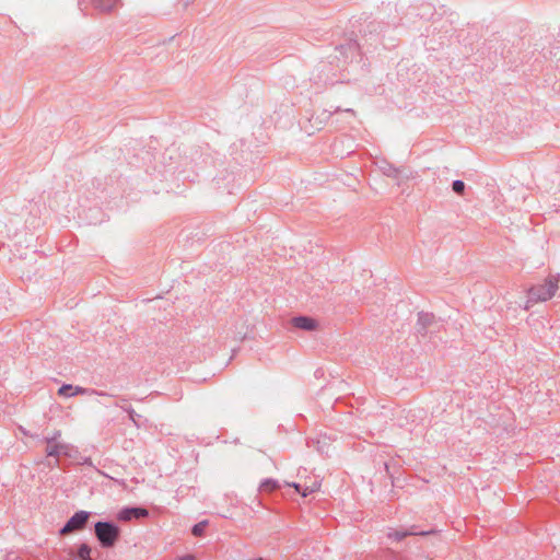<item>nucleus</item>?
I'll use <instances>...</instances> for the list:
<instances>
[{"mask_svg": "<svg viewBox=\"0 0 560 560\" xmlns=\"http://www.w3.org/2000/svg\"><path fill=\"white\" fill-rule=\"evenodd\" d=\"M345 112L351 114L352 116H354V112L351 108L345 109Z\"/></svg>", "mask_w": 560, "mask_h": 560, "instance_id": "20", "label": "nucleus"}, {"mask_svg": "<svg viewBox=\"0 0 560 560\" xmlns=\"http://www.w3.org/2000/svg\"><path fill=\"white\" fill-rule=\"evenodd\" d=\"M310 493H311V492H310V488H308V486H307V487L302 488L301 494H302L303 497H306V495H308Z\"/></svg>", "mask_w": 560, "mask_h": 560, "instance_id": "18", "label": "nucleus"}, {"mask_svg": "<svg viewBox=\"0 0 560 560\" xmlns=\"http://www.w3.org/2000/svg\"><path fill=\"white\" fill-rule=\"evenodd\" d=\"M128 415H129V418L130 420L135 423V425L138 427V423H137V420H136V417L138 416L135 410L132 408H124Z\"/></svg>", "mask_w": 560, "mask_h": 560, "instance_id": "14", "label": "nucleus"}, {"mask_svg": "<svg viewBox=\"0 0 560 560\" xmlns=\"http://www.w3.org/2000/svg\"><path fill=\"white\" fill-rule=\"evenodd\" d=\"M90 517V512L78 511L75 512L60 529V535H68L72 532L82 529Z\"/></svg>", "mask_w": 560, "mask_h": 560, "instance_id": "4", "label": "nucleus"}, {"mask_svg": "<svg viewBox=\"0 0 560 560\" xmlns=\"http://www.w3.org/2000/svg\"><path fill=\"white\" fill-rule=\"evenodd\" d=\"M560 275H549L544 282L533 285L527 291L525 310L534 304L551 300L559 290Z\"/></svg>", "mask_w": 560, "mask_h": 560, "instance_id": "1", "label": "nucleus"}, {"mask_svg": "<svg viewBox=\"0 0 560 560\" xmlns=\"http://www.w3.org/2000/svg\"><path fill=\"white\" fill-rule=\"evenodd\" d=\"M149 515L148 510L142 508H127L119 512L118 518L121 521H130L132 518L147 517Z\"/></svg>", "mask_w": 560, "mask_h": 560, "instance_id": "6", "label": "nucleus"}, {"mask_svg": "<svg viewBox=\"0 0 560 560\" xmlns=\"http://www.w3.org/2000/svg\"><path fill=\"white\" fill-rule=\"evenodd\" d=\"M292 325L295 328L312 331L317 328V322L311 317L307 316H298L292 318Z\"/></svg>", "mask_w": 560, "mask_h": 560, "instance_id": "8", "label": "nucleus"}, {"mask_svg": "<svg viewBox=\"0 0 560 560\" xmlns=\"http://www.w3.org/2000/svg\"><path fill=\"white\" fill-rule=\"evenodd\" d=\"M89 393H96L95 390H91L81 386H72L70 384H65L58 389V394L66 398L73 397L77 395H84Z\"/></svg>", "mask_w": 560, "mask_h": 560, "instance_id": "7", "label": "nucleus"}, {"mask_svg": "<svg viewBox=\"0 0 560 560\" xmlns=\"http://www.w3.org/2000/svg\"><path fill=\"white\" fill-rule=\"evenodd\" d=\"M398 173H399V171H398L397 168H393V167H390V168L386 172V174H387L388 176H394V177L398 176Z\"/></svg>", "mask_w": 560, "mask_h": 560, "instance_id": "15", "label": "nucleus"}, {"mask_svg": "<svg viewBox=\"0 0 560 560\" xmlns=\"http://www.w3.org/2000/svg\"><path fill=\"white\" fill-rule=\"evenodd\" d=\"M206 525H207L206 521L199 522L198 524L194 525L192 534L195 536H201L203 534V532H205Z\"/></svg>", "mask_w": 560, "mask_h": 560, "instance_id": "12", "label": "nucleus"}, {"mask_svg": "<svg viewBox=\"0 0 560 560\" xmlns=\"http://www.w3.org/2000/svg\"><path fill=\"white\" fill-rule=\"evenodd\" d=\"M95 536L103 548H112L119 538V527L110 522H97L94 526Z\"/></svg>", "mask_w": 560, "mask_h": 560, "instance_id": "3", "label": "nucleus"}, {"mask_svg": "<svg viewBox=\"0 0 560 560\" xmlns=\"http://www.w3.org/2000/svg\"><path fill=\"white\" fill-rule=\"evenodd\" d=\"M278 488V481L273 479H266L260 483V490L262 491H272Z\"/></svg>", "mask_w": 560, "mask_h": 560, "instance_id": "11", "label": "nucleus"}, {"mask_svg": "<svg viewBox=\"0 0 560 560\" xmlns=\"http://www.w3.org/2000/svg\"><path fill=\"white\" fill-rule=\"evenodd\" d=\"M435 533V530H425V532H417L416 526H411L409 529L405 528H388L387 529V537L388 539L395 540V541H401L404 538L412 535H421L427 536L430 534Z\"/></svg>", "mask_w": 560, "mask_h": 560, "instance_id": "5", "label": "nucleus"}, {"mask_svg": "<svg viewBox=\"0 0 560 560\" xmlns=\"http://www.w3.org/2000/svg\"><path fill=\"white\" fill-rule=\"evenodd\" d=\"M91 552H92V549H91V547L89 545L81 544L79 549H78V557L81 560H93L92 557H91Z\"/></svg>", "mask_w": 560, "mask_h": 560, "instance_id": "10", "label": "nucleus"}, {"mask_svg": "<svg viewBox=\"0 0 560 560\" xmlns=\"http://www.w3.org/2000/svg\"><path fill=\"white\" fill-rule=\"evenodd\" d=\"M176 560H196L194 555H185L182 557H178Z\"/></svg>", "mask_w": 560, "mask_h": 560, "instance_id": "16", "label": "nucleus"}, {"mask_svg": "<svg viewBox=\"0 0 560 560\" xmlns=\"http://www.w3.org/2000/svg\"><path fill=\"white\" fill-rule=\"evenodd\" d=\"M308 488H310V492L313 493L319 489V483L314 482L312 486H308Z\"/></svg>", "mask_w": 560, "mask_h": 560, "instance_id": "17", "label": "nucleus"}, {"mask_svg": "<svg viewBox=\"0 0 560 560\" xmlns=\"http://www.w3.org/2000/svg\"><path fill=\"white\" fill-rule=\"evenodd\" d=\"M452 188L456 194H463L465 190V183L460 179H456L453 182Z\"/></svg>", "mask_w": 560, "mask_h": 560, "instance_id": "13", "label": "nucleus"}, {"mask_svg": "<svg viewBox=\"0 0 560 560\" xmlns=\"http://www.w3.org/2000/svg\"><path fill=\"white\" fill-rule=\"evenodd\" d=\"M119 0H93L94 7L102 12H109L116 8Z\"/></svg>", "mask_w": 560, "mask_h": 560, "instance_id": "9", "label": "nucleus"}, {"mask_svg": "<svg viewBox=\"0 0 560 560\" xmlns=\"http://www.w3.org/2000/svg\"><path fill=\"white\" fill-rule=\"evenodd\" d=\"M290 486H292V487H293L298 492H300V493H301V491H302V487H301V485H300V483H295V482H293V483H291Z\"/></svg>", "mask_w": 560, "mask_h": 560, "instance_id": "19", "label": "nucleus"}, {"mask_svg": "<svg viewBox=\"0 0 560 560\" xmlns=\"http://www.w3.org/2000/svg\"><path fill=\"white\" fill-rule=\"evenodd\" d=\"M61 434L60 430H56L51 435L45 438V442L47 443L46 455L48 457L58 459L63 455L72 458L79 453L78 448L72 444L60 441Z\"/></svg>", "mask_w": 560, "mask_h": 560, "instance_id": "2", "label": "nucleus"}]
</instances>
